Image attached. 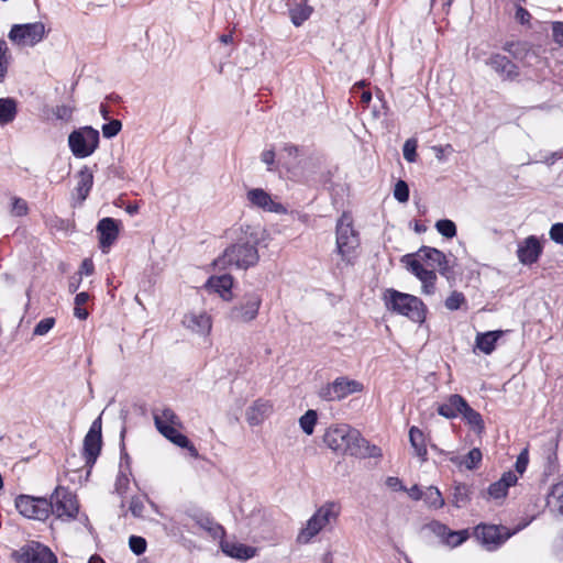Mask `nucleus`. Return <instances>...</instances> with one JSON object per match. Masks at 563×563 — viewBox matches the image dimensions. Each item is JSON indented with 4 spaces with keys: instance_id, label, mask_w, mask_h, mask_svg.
Returning <instances> with one entry per match:
<instances>
[{
    "instance_id": "f257e3e1",
    "label": "nucleus",
    "mask_w": 563,
    "mask_h": 563,
    "mask_svg": "<svg viewBox=\"0 0 563 563\" xmlns=\"http://www.w3.org/2000/svg\"><path fill=\"white\" fill-rule=\"evenodd\" d=\"M325 444L333 451L355 457H379L382 450L371 445L356 430L349 424H338L328 429L324 434Z\"/></svg>"
},
{
    "instance_id": "f03ea898",
    "label": "nucleus",
    "mask_w": 563,
    "mask_h": 563,
    "mask_svg": "<svg viewBox=\"0 0 563 563\" xmlns=\"http://www.w3.org/2000/svg\"><path fill=\"white\" fill-rule=\"evenodd\" d=\"M153 420L157 431L164 438L173 444L186 449L192 457L197 459L199 456L196 446L185 434L179 432V429L183 428V422L172 408L164 407L154 409Z\"/></svg>"
},
{
    "instance_id": "7ed1b4c3",
    "label": "nucleus",
    "mask_w": 563,
    "mask_h": 563,
    "mask_svg": "<svg viewBox=\"0 0 563 563\" xmlns=\"http://www.w3.org/2000/svg\"><path fill=\"white\" fill-rule=\"evenodd\" d=\"M341 515V506L336 501H327L321 505L300 529L297 542L309 543L317 534L324 530H332Z\"/></svg>"
},
{
    "instance_id": "20e7f679",
    "label": "nucleus",
    "mask_w": 563,
    "mask_h": 563,
    "mask_svg": "<svg viewBox=\"0 0 563 563\" xmlns=\"http://www.w3.org/2000/svg\"><path fill=\"white\" fill-rule=\"evenodd\" d=\"M534 53L530 52L526 43L509 42L503 47V53H492L484 58L486 66L493 70H514L529 66L528 58H533Z\"/></svg>"
},
{
    "instance_id": "39448f33",
    "label": "nucleus",
    "mask_w": 563,
    "mask_h": 563,
    "mask_svg": "<svg viewBox=\"0 0 563 563\" xmlns=\"http://www.w3.org/2000/svg\"><path fill=\"white\" fill-rule=\"evenodd\" d=\"M256 240L239 241L227 247L221 256L214 261L219 269L238 268L247 269L258 262Z\"/></svg>"
},
{
    "instance_id": "423d86ee",
    "label": "nucleus",
    "mask_w": 563,
    "mask_h": 563,
    "mask_svg": "<svg viewBox=\"0 0 563 563\" xmlns=\"http://www.w3.org/2000/svg\"><path fill=\"white\" fill-rule=\"evenodd\" d=\"M384 299L388 310L405 316L412 322L422 323L426 320L427 307L420 298L387 289Z\"/></svg>"
},
{
    "instance_id": "0eeeda50",
    "label": "nucleus",
    "mask_w": 563,
    "mask_h": 563,
    "mask_svg": "<svg viewBox=\"0 0 563 563\" xmlns=\"http://www.w3.org/2000/svg\"><path fill=\"white\" fill-rule=\"evenodd\" d=\"M358 233L353 228L352 217L343 213L336 223V252L346 265H354L358 256Z\"/></svg>"
},
{
    "instance_id": "6e6552de",
    "label": "nucleus",
    "mask_w": 563,
    "mask_h": 563,
    "mask_svg": "<svg viewBox=\"0 0 563 563\" xmlns=\"http://www.w3.org/2000/svg\"><path fill=\"white\" fill-rule=\"evenodd\" d=\"M262 296L257 291L244 294L230 309L228 318L234 323H250L258 316Z\"/></svg>"
},
{
    "instance_id": "1a4fd4ad",
    "label": "nucleus",
    "mask_w": 563,
    "mask_h": 563,
    "mask_svg": "<svg viewBox=\"0 0 563 563\" xmlns=\"http://www.w3.org/2000/svg\"><path fill=\"white\" fill-rule=\"evenodd\" d=\"M519 530L520 527L511 531L501 525L479 523L474 528V537L487 551H495Z\"/></svg>"
},
{
    "instance_id": "9d476101",
    "label": "nucleus",
    "mask_w": 563,
    "mask_h": 563,
    "mask_svg": "<svg viewBox=\"0 0 563 563\" xmlns=\"http://www.w3.org/2000/svg\"><path fill=\"white\" fill-rule=\"evenodd\" d=\"M99 131L91 126H84L73 131L68 136V145L77 158L90 156L99 145Z\"/></svg>"
},
{
    "instance_id": "9b49d317",
    "label": "nucleus",
    "mask_w": 563,
    "mask_h": 563,
    "mask_svg": "<svg viewBox=\"0 0 563 563\" xmlns=\"http://www.w3.org/2000/svg\"><path fill=\"white\" fill-rule=\"evenodd\" d=\"M48 503L52 505V515L57 519L69 521L76 518L79 506L76 496L66 487L57 486L52 493Z\"/></svg>"
},
{
    "instance_id": "f8f14e48",
    "label": "nucleus",
    "mask_w": 563,
    "mask_h": 563,
    "mask_svg": "<svg viewBox=\"0 0 563 563\" xmlns=\"http://www.w3.org/2000/svg\"><path fill=\"white\" fill-rule=\"evenodd\" d=\"M15 508L25 518L45 521L52 515V505L45 497L20 495L15 498Z\"/></svg>"
},
{
    "instance_id": "ddd939ff",
    "label": "nucleus",
    "mask_w": 563,
    "mask_h": 563,
    "mask_svg": "<svg viewBox=\"0 0 563 563\" xmlns=\"http://www.w3.org/2000/svg\"><path fill=\"white\" fill-rule=\"evenodd\" d=\"M363 384L346 376L335 378L332 383L322 386L318 396L325 401H338L363 390Z\"/></svg>"
},
{
    "instance_id": "4468645a",
    "label": "nucleus",
    "mask_w": 563,
    "mask_h": 563,
    "mask_svg": "<svg viewBox=\"0 0 563 563\" xmlns=\"http://www.w3.org/2000/svg\"><path fill=\"white\" fill-rule=\"evenodd\" d=\"M45 35V25L42 22L12 25L8 37L21 47L34 46L40 43Z\"/></svg>"
},
{
    "instance_id": "2eb2a0df",
    "label": "nucleus",
    "mask_w": 563,
    "mask_h": 563,
    "mask_svg": "<svg viewBox=\"0 0 563 563\" xmlns=\"http://www.w3.org/2000/svg\"><path fill=\"white\" fill-rule=\"evenodd\" d=\"M102 419L101 415L96 418L87 434L84 438V445H82V457L85 460V464L88 467H92L102 449Z\"/></svg>"
},
{
    "instance_id": "dca6fc26",
    "label": "nucleus",
    "mask_w": 563,
    "mask_h": 563,
    "mask_svg": "<svg viewBox=\"0 0 563 563\" xmlns=\"http://www.w3.org/2000/svg\"><path fill=\"white\" fill-rule=\"evenodd\" d=\"M18 563H57L56 555L46 545L31 541L13 553Z\"/></svg>"
},
{
    "instance_id": "f3484780",
    "label": "nucleus",
    "mask_w": 563,
    "mask_h": 563,
    "mask_svg": "<svg viewBox=\"0 0 563 563\" xmlns=\"http://www.w3.org/2000/svg\"><path fill=\"white\" fill-rule=\"evenodd\" d=\"M402 262L407 264V268L421 282L422 292L432 295L435 290L437 274L434 269L423 267L420 260L412 255H405Z\"/></svg>"
},
{
    "instance_id": "a211bd4d",
    "label": "nucleus",
    "mask_w": 563,
    "mask_h": 563,
    "mask_svg": "<svg viewBox=\"0 0 563 563\" xmlns=\"http://www.w3.org/2000/svg\"><path fill=\"white\" fill-rule=\"evenodd\" d=\"M120 221L113 218H103L97 224V232L99 234V246L103 253H108L110 247L119 238Z\"/></svg>"
},
{
    "instance_id": "6ab92c4d",
    "label": "nucleus",
    "mask_w": 563,
    "mask_h": 563,
    "mask_svg": "<svg viewBox=\"0 0 563 563\" xmlns=\"http://www.w3.org/2000/svg\"><path fill=\"white\" fill-rule=\"evenodd\" d=\"M249 202L258 209L267 212L283 214L287 212L286 207L275 201L272 196L262 188L250 189L246 194Z\"/></svg>"
},
{
    "instance_id": "aec40b11",
    "label": "nucleus",
    "mask_w": 563,
    "mask_h": 563,
    "mask_svg": "<svg viewBox=\"0 0 563 563\" xmlns=\"http://www.w3.org/2000/svg\"><path fill=\"white\" fill-rule=\"evenodd\" d=\"M183 325L197 334L207 335L212 328L211 317L205 311H191L184 316Z\"/></svg>"
},
{
    "instance_id": "412c9836",
    "label": "nucleus",
    "mask_w": 563,
    "mask_h": 563,
    "mask_svg": "<svg viewBox=\"0 0 563 563\" xmlns=\"http://www.w3.org/2000/svg\"><path fill=\"white\" fill-rule=\"evenodd\" d=\"M542 253V246L534 235H530L518 245L517 256L523 265L536 263Z\"/></svg>"
},
{
    "instance_id": "4be33fe9",
    "label": "nucleus",
    "mask_w": 563,
    "mask_h": 563,
    "mask_svg": "<svg viewBox=\"0 0 563 563\" xmlns=\"http://www.w3.org/2000/svg\"><path fill=\"white\" fill-rule=\"evenodd\" d=\"M273 412V404L266 399H256L245 411V419L251 427L262 424Z\"/></svg>"
},
{
    "instance_id": "5701e85b",
    "label": "nucleus",
    "mask_w": 563,
    "mask_h": 563,
    "mask_svg": "<svg viewBox=\"0 0 563 563\" xmlns=\"http://www.w3.org/2000/svg\"><path fill=\"white\" fill-rule=\"evenodd\" d=\"M291 23L295 26L302 25L312 14L313 8L308 0H284Z\"/></svg>"
},
{
    "instance_id": "b1692460",
    "label": "nucleus",
    "mask_w": 563,
    "mask_h": 563,
    "mask_svg": "<svg viewBox=\"0 0 563 563\" xmlns=\"http://www.w3.org/2000/svg\"><path fill=\"white\" fill-rule=\"evenodd\" d=\"M222 552L233 559L246 561L256 555V549L236 541H222Z\"/></svg>"
},
{
    "instance_id": "393cba45",
    "label": "nucleus",
    "mask_w": 563,
    "mask_h": 563,
    "mask_svg": "<svg viewBox=\"0 0 563 563\" xmlns=\"http://www.w3.org/2000/svg\"><path fill=\"white\" fill-rule=\"evenodd\" d=\"M282 153L286 154L288 158V162L286 163L288 170L296 168L301 163L306 165L307 161L312 159V156L309 155L308 150L305 146H298L291 143H286L282 148Z\"/></svg>"
},
{
    "instance_id": "a878e982",
    "label": "nucleus",
    "mask_w": 563,
    "mask_h": 563,
    "mask_svg": "<svg viewBox=\"0 0 563 563\" xmlns=\"http://www.w3.org/2000/svg\"><path fill=\"white\" fill-rule=\"evenodd\" d=\"M466 405L467 401L461 395L453 394L438 407V413L448 419L456 418L460 415L462 416Z\"/></svg>"
},
{
    "instance_id": "bb28decb",
    "label": "nucleus",
    "mask_w": 563,
    "mask_h": 563,
    "mask_svg": "<svg viewBox=\"0 0 563 563\" xmlns=\"http://www.w3.org/2000/svg\"><path fill=\"white\" fill-rule=\"evenodd\" d=\"M518 481V477L512 472H506L501 478L488 487V494L494 499H500L506 497L508 488L514 486Z\"/></svg>"
},
{
    "instance_id": "cd10ccee",
    "label": "nucleus",
    "mask_w": 563,
    "mask_h": 563,
    "mask_svg": "<svg viewBox=\"0 0 563 563\" xmlns=\"http://www.w3.org/2000/svg\"><path fill=\"white\" fill-rule=\"evenodd\" d=\"M77 186L75 188L79 202H84L93 185V175L89 167L84 166L77 174Z\"/></svg>"
},
{
    "instance_id": "c85d7f7f",
    "label": "nucleus",
    "mask_w": 563,
    "mask_h": 563,
    "mask_svg": "<svg viewBox=\"0 0 563 563\" xmlns=\"http://www.w3.org/2000/svg\"><path fill=\"white\" fill-rule=\"evenodd\" d=\"M504 331H488L485 333H478L475 339V347L484 354H492L496 347L497 341L503 336Z\"/></svg>"
},
{
    "instance_id": "c756f323",
    "label": "nucleus",
    "mask_w": 563,
    "mask_h": 563,
    "mask_svg": "<svg viewBox=\"0 0 563 563\" xmlns=\"http://www.w3.org/2000/svg\"><path fill=\"white\" fill-rule=\"evenodd\" d=\"M547 506L556 518L563 519V482L551 487L547 498Z\"/></svg>"
},
{
    "instance_id": "7c9ffc66",
    "label": "nucleus",
    "mask_w": 563,
    "mask_h": 563,
    "mask_svg": "<svg viewBox=\"0 0 563 563\" xmlns=\"http://www.w3.org/2000/svg\"><path fill=\"white\" fill-rule=\"evenodd\" d=\"M232 286L233 278L228 274L221 276H212L207 282V287L218 292L225 300L231 298Z\"/></svg>"
},
{
    "instance_id": "2f4dec72",
    "label": "nucleus",
    "mask_w": 563,
    "mask_h": 563,
    "mask_svg": "<svg viewBox=\"0 0 563 563\" xmlns=\"http://www.w3.org/2000/svg\"><path fill=\"white\" fill-rule=\"evenodd\" d=\"M409 441L415 449L416 455L424 462L427 460L428 450L423 432L417 427H411L409 430Z\"/></svg>"
},
{
    "instance_id": "473e14b6",
    "label": "nucleus",
    "mask_w": 563,
    "mask_h": 563,
    "mask_svg": "<svg viewBox=\"0 0 563 563\" xmlns=\"http://www.w3.org/2000/svg\"><path fill=\"white\" fill-rule=\"evenodd\" d=\"M417 255L421 261L428 262L432 269L435 265L445 264V254L430 246H422Z\"/></svg>"
},
{
    "instance_id": "72a5a7b5",
    "label": "nucleus",
    "mask_w": 563,
    "mask_h": 563,
    "mask_svg": "<svg viewBox=\"0 0 563 563\" xmlns=\"http://www.w3.org/2000/svg\"><path fill=\"white\" fill-rule=\"evenodd\" d=\"M16 115V102L11 98L0 99V125H5Z\"/></svg>"
},
{
    "instance_id": "f704fd0d",
    "label": "nucleus",
    "mask_w": 563,
    "mask_h": 563,
    "mask_svg": "<svg viewBox=\"0 0 563 563\" xmlns=\"http://www.w3.org/2000/svg\"><path fill=\"white\" fill-rule=\"evenodd\" d=\"M471 501V488L463 483L455 484L452 492V504L456 508L465 507Z\"/></svg>"
},
{
    "instance_id": "c9c22d12",
    "label": "nucleus",
    "mask_w": 563,
    "mask_h": 563,
    "mask_svg": "<svg viewBox=\"0 0 563 563\" xmlns=\"http://www.w3.org/2000/svg\"><path fill=\"white\" fill-rule=\"evenodd\" d=\"M462 417L475 432L482 433L484 431L485 424L481 413L470 407L468 404L463 410Z\"/></svg>"
},
{
    "instance_id": "e433bc0d",
    "label": "nucleus",
    "mask_w": 563,
    "mask_h": 563,
    "mask_svg": "<svg viewBox=\"0 0 563 563\" xmlns=\"http://www.w3.org/2000/svg\"><path fill=\"white\" fill-rule=\"evenodd\" d=\"M423 500L429 507L434 509H440L444 506V498L441 492L434 486L426 488L423 492Z\"/></svg>"
},
{
    "instance_id": "4c0bfd02",
    "label": "nucleus",
    "mask_w": 563,
    "mask_h": 563,
    "mask_svg": "<svg viewBox=\"0 0 563 563\" xmlns=\"http://www.w3.org/2000/svg\"><path fill=\"white\" fill-rule=\"evenodd\" d=\"M317 420V412L312 409H309L303 416L300 417L299 426L306 434L311 435L313 433Z\"/></svg>"
},
{
    "instance_id": "58836bf2",
    "label": "nucleus",
    "mask_w": 563,
    "mask_h": 563,
    "mask_svg": "<svg viewBox=\"0 0 563 563\" xmlns=\"http://www.w3.org/2000/svg\"><path fill=\"white\" fill-rule=\"evenodd\" d=\"M90 296L88 292H79L75 297V308L74 316L80 320H86L89 316L87 309L84 308V305L87 303Z\"/></svg>"
},
{
    "instance_id": "ea45409f",
    "label": "nucleus",
    "mask_w": 563,
    "mask_h": 563,
    "mask_svg": "<svg viewBox=\"0 0 563 563\" xmlns=\"http://www.w3.org/2000/svg\"><path fill=\"white\" fill-rule=\"evenodd\" d=\"M482 452L479 449H472L462 460L459 462L460 465L465 466L467 470L477 468L482 462Z\"/></svg>"
},
{
    "instance_id": "a19ab883",
    "label": "nucleus",
    "mask_w": 563,
    "mask_h": 563,
    "mask_svg": "<svg viewBox=\"0 0 563 563\" xmlns=\"http://www.w3.org/2000/svg\"><path fill=\"white\" fill-rule=\"evenodd\" d=\"M444 305L448 310L455 311V310L461 309L464 305H466V299L462 292L454 290L445 299Z\"/></svg>"
},
{
    "instance_id": "79ce46f5",
    "label": "nucleus",
    "mask_w": 563,
    "mask_h": 563,
    "mask_svg": "<svg viewBox=\"0 0 563 563\" xmlns=\"http://www.w3.org/2000/svg\"><path fill=\"white\" fill-rule=\"evenodd\" d=\"M470 534L467 530L453 531L450 529L444 544L455 548L461 545L468 539Z\"/></svg>"
},
{
    "instance_id": "37998d69",
    "label": "nucleus",
    "mask_w": 563,
    "mask_h": 563,
    "mask_svg": "<svg viewBox=\"0 0 563 563\" xmlns=\"http://www.w3.org/2000/svg\"><path fill=\"white\" fill-rule=\"evenodd\" d=\"M435 228L444 238L452 239L456 235V225L449 219L439 220Z\"/></svg>"
},
{
    "instance_id": "c03bdc74",
    "label": "nucleus",
    "mask_w": 563,
    "mask_h": 563,
    "mask_svg": "<svg viewBox=\"0 0 563 563\" xmlns=\"http://www.w3.org/2000/svg\"><path fill=\"white\" fill-rule=\"evenodd\" d=\"M29 212V206L27 202L19 197H13L11 199V209L10 213L13 217H24Z\"/></svg>"
},
{
    "instance_id": "a18cd8bd",
    "label": "nucleus",
    "mask_w": 563,
    "mask_h": 563,
    "mask_svg": "<svg viewBox=\"0 0 563 563\" xmlns=\"http://www.w3.org/2000/svg\"><path fill=\"white\" fill-rule=\"evenodd\" d=\"M130 478L125 471H120L115 478L114 492L123 497L129 490Z\"/></svg>"
},
{
    "instance_id": "49530a36",
    "label": "nucleus",
    "mask_w": 563,
    "mask_h": 563,
    "mask_svg": "<svg viewBox=\"0 0 563 563\" xmlns=\"http://www.w3.org/2000/svg\"><path fill=\"white\" fill-rule=\"evenodd\" d=\"M74 110L75 108L70 104H60L53 109V114L59 121L69 122L73 118Z\"/></svg>"
},
{
    "instance_id": "de8ad7c7",
    "label": "nucleus",
    "mask_w": 563,
    "mask_h": 563,
    "mask_svg": "<svg viewBox=\"0 0 563 563\" xmlns=\"http://www.w3.org/2000/svg\"><path fill=\"white\" fill-rule=\"evenodd\" d=\"M417 140L416 139H408L402 147V154L404 158L409 162L413 163L417 161Z\"/></svg>"
},
{
    "instance_id": "09e8293b",
    "label": "nucleus",
    "mask_w": 563,
    "mask_h": 563,
    "mask_svg": "<svg viewBox=\"0 0 563 563\" xmlns=\"http://www.w3.org/2000/svg\"><path fill=\"white\" fill-rule=\"evenodd\" d=\"M46 224L51 229H55L58 231H68L70 228L74 227V223L69 220L59 218L57 216H53L46 220Z\"/></svg>"
},
{
    "instance_id": "8fccbe9b",
    "label": "nucleus",
    "mask_w": 563,
    "mask_h": 563,
    "mask_svg": "<svg viewBox=\"0 0 563 563\" xmlns=\"http://www.w3.org/2000/svg\"><path fill=\"white\" fill-rule=\"evenodd\" d=\"M394 197L399 202H407L409 199V187L405 180H398L395 185Z\"/></svg>"
},
{
    "instance_id": "3c124183",
    "label": "nucleus",
    "mask_w": 563,
    "mask_h": 563,
    "mask_svg": "<svg viewBox=\"0 0 563 563\" xmlns=\"http://www.w3.org/2000/svg\"><path fill=\"white\" fill-rule=\"evenodd\" d=\"M122 129V123L119 120H111L104 123L101 128L102 134L107 139L114 137Z\"/></svg>"
},
{
    "instance_id": "603ef678",
    "label": "nucleus",
    "mask_w": 563,
    "mask_h": 563,
    "mask_svg": "<svg viewBox=\"0 0 563 563\" xmlns=\"http://www.w3.org/2000/svg\"><path fill=\"white\" fill-rule=\"evenodd\" d=\"M129 545L134 554L141 555L146 550V540L139 536H131L129 539Z\"/></svg>"
},
{
    "instance_id": "864d4df0",
    "label": "nucleus",
    "mask_w": 563,
    "mask_h": 563,
    "mask_svg": "<svg viewBox=\"0 0 563 563\" xmlns=\"http://www.w3.org/2000/svg\"><path fill=\"white\" fill-rule=\"evenodd\" d=\"M54 325H55L54 318H52V317L44 318L35 325L33 334L40 335V336L45 335L53 329Z\"/></svg>"
},
{
    "instance_id": "5fc2aeb1",
    "label": "nucleus",
    "mask_w": 563,
    "mask_h": 563,
    "mask_svg": "<svg viewBox=\"0 0 563 563\" xmlns=\"http://www.w3.org/2000/svg\"><path fill=\"white\" fill-rule=\"evenodd\" d=\"M428 527L430 531H432V533L440 538L444 543L450 531V528L446 525L441 523L440 521H432L429 523Z\"/></svg>"
},
{
    "instance_id": "6e6d98bb",
    "label": "nucleus",
    "mask_w": 563,
    "mask_h": 563,
    "mask_svg": "<svg viewBox=\"0 0 563 563\" xmlns=\"http://www.w3.org/2000/svg\"><path fill=\"white\" fill-rule=\"evenodd\" d=\"M529 463V452L528 449H523L520 454L517 456V461L515 463V468L519 474H523L527 470Z\"/></svg>"
},
{
    "instance_id": "4d7b16f0",
    "label": "nucleus",
    "mask_w": 563,
    "mask_h": 563,
    "mask_svg": "<svg viewBox=\"0 0 563 563\" xmlns=\"http://www.w3.org/2000/svg\"><path fill=\"white\" fill-rule=\"evenodd\" d=\"M550 238L558 244L563 245V223H554L550 229Z\"/></svg>"
},
{
    "instance_id": "13d9d810",
    "label": "nucleus",
    "mask_w": 563,
    "mask_h": 563,
    "mask_svg": "<svg viewBox=\"0 0 563 563\" xmlns=\"http://www.w3.org/2000/svg\"><path fill=\"white\" fill-rule=\"evenodd\" d=\"M552 36L556 44L563 46V22H552Z\"/></svg>"
},
{
    "instance_id": "bf43d9fd",
    "label": "nucleus",
    "mask_w": 563,
    "mask_h": 563,
    "mask_svg": "<svg viewBox=\"0 0 563 563\" xmlns=\"http://www.w3.org/2000/svg\"><path fill=\"white\" fill-rule=\"evenodd\" d=\"M130 511L134 517H142L144 504L139 497H133L130 501Z\"/></svg>"
},
{
    "instance_id": "052dcab7",
    "label": "nucleus",
    "mask_w": 563,
    "mask_h": 563,
    "mask_svg": "<svg viewBox=\"0 0 563 563\" xmlns=\"http://www.w3.org/2000/svg\"><path fill=\"white\" fill-rule=\"evenodd\" d=\"M201 527L208 530L212 536L217 537L220 532H222V528L214 523L212 520L206 518L200 522Z\"/></svg>"
},
{
    "instance_id": "680f3d73",
    "label": "nucleus",
    "mask_w": 563,
    "mask_h": 563,
    "mask_svg": "<svg viewBox=\"0 0 563 563\" xmlns=\"http://www.w3.org/2000/svg\"><path fill=\"white\" fill-rule=\"evenodd\" d=\"M275 156H276V154H275L274 150H266L261 154V159L263 163H265L267 165L268 170L274 169L273 166L275 163Z\"/></svg>"
},
{
    "instance_id": "e2e57ef3",
    "label": "nucleus",
    "mask_w": 563,
    "mask_h": 563,
    "mask_svg": "<svg viewBox=\"0 0 563 563\" xmlns=\"http://www.w3.org/2000/svg\"><path fill=\"white\" fill-rule=\"evenodd\" d=\"M516 19L521 23V24H527L529 23L530 19H531V14L529 13L528 10H526L525 8H522L521 5H518L517 10H516Z\"/></svg>"
},
{
    "instance_id": "0e129e2a",
    "label": "nucleus",
    "mask_w": 563,
    "mask_h": 563,
    "mask_svg": "<svg viewBox=\"0 0 563 563\" xmlns=\"http://www.w3.org/2000/svg\"><path fill=\"white\" fill-rule=\"evenodd\" d=\"M386 485L393 490H407L401 481L395 476L387 477Z\"/></svg>"
},
{
    "instance_id": "69168bd1",
    "label": "nucleus",
    "mask_w": 563,
    "mask_h": 563,
    "mask_svg": "<svg viewBox=\"0 0 563 563\" xmlns=\"http://www.w3.org/2000/svg\"><path fill=\"white\" fill-rule=\"evenodd\" d=\"M8 45L4 40H0V67H7Z\"/></svg>"
},
{
    "instance_id": "338daca9",
    "label": "nucleus",
    "mask_w": 563,
    "mask_h": 563,
    "mask_svg": "<svg viewBox=\"0 0 563 563\" xmlns=\"http://www.w3.org/2000/svg\"><path fill=\"white\" fill-rule=\"evenodd\" d=\"M423 492L418 485H413L410 489L407 490L410 498L413 500L423 499Z\"/></svg>"
},
{
    "instance_id": "774afa93",
    "label": "nucleus",
    "mask_w": 563,
    "mask_h": 563,
    "mask_svg": "<svg viewBox=\"0 0 563 563\" xmlns=\"http://www.w3.org/2000/svg\"><path fill=\"white\" fill-rule=\"evenodd\" d=\"M81 269L86 275H90L93 272L92 262L89 260H85L81 264Z\"/></svg>"
}]
</instances>
